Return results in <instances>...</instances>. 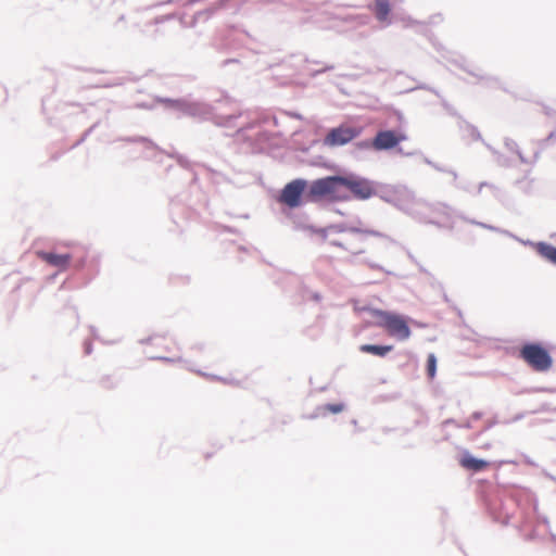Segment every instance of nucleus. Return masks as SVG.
I'll use <instances>...</instances> for the list:
<instances>
[{"label": "nucleus", "instance_id": "nucleus-2", "mask_svg": "<svg viewBox=\"0 0 556 556\" xmlns=\"http://www.w3.org/2000/svg\"><path fill=\"white\" fill-rule=\"evenodd\" d=\"M309 194L312 198H326L332 201L348 199L345 193V178L341 176H328L312 182Z\"/></svg>", "mask_w": 556, "mask_h": 556}, {"label": "nucleus", "instance_id": "nucleus-1", "mask_svg": "<svg viewBox=\"0 0 556 556\" xmlns=\"http://www.w3.org/2000/svg\"><path fill=\"white\" fill-rule=\"evenodd\" d=\"M371 315L376 319V326L384 329L390 337L400 341L407 340L410 337L409 326L402 315L382 309H372Z\"/></svg>", "mask_w": 556, "mask_h": 556}, {"label": "nucleus", "instance_id": "nucleus-11", "mask_svg": "<svg viewBox=\"0 0 556 556\" xmlns=\"http://www.w3.org/2000/svg\"><path fill=\"white\" fill-rule=\"evenodd\" d=\"M359 350L364 353H369L376 356L383 357L393 350L392 345H375V344H363Z\"/></svg>", "mask_w": 556, "mask_h": 556}, {"label": "nucleus", "instance_id": "nucleus-9", "mask_svg": "<svg viewBox=\"0 0 556 556\" xmlns=\"http://www.w3.org/2000/svg\"><path fill=\"white\" fill-rule=\"evenodd\" d=\"M150 342L153 345L163 348V352L155 355L156 358H167V353L172 351V346L175 345V342L172 338L165 336H155L150 339Z\"/></svg>", "mask_w": 556, "mask_h": 556}, {"label": "nucleus", "instance_id": "nucleus-6", "mask_svg": "<svg viewBox=\"0 0 556 556\" xmlns=\"http://www.w3.org/2000/svg\"><path fill=\"white\" fill-rule=\"evenodd\" d=\"M407 140V136L396 130H380L371 141V147L377 151L390 150L399 143Z\"/></svg>", "mask_w": 556, "mask_h": 556}, {"label": "nucleus", "instance_id": "nucleus-12", "mask_svg": "<svg viewBox=\"0 0 556 556\" xmlns=\"http://www.w3.org/2000/svg\"><path fill=\"white\" fill-rule=\"evenodd\" d=\"M390 4L388 0H376L375 14L380 22L387 21L390 14Z\"/></svg>", "mask_w": 556, "mask_h": 556}, {"label": "nucleus", "instance_id": "nucleus-16", "mask_svg": "<svg viewBox=\"0 0 556 556\" xmlns=\"http://www.w3.org/2000/svg\"><path fill=\"white\" fill-rule=\"evenodd\" d=\"M352 251H353L354 253H362V252H364V250H363V249H354V250H352Z\"/></svg>", "mask_w": 556, "mask_h": 556}, {"label": "nucleus", "instance_id": "nucleus-8", "mask_svg": "<svg viewBox=\"0 0 556 556\" xmlns=\"http://www.w3.org/2000/svg\"><path fill=\"white\" fill-rule=\"evenodd\" d=\"M345 190H350L356 198L365 200L372 195L374 189L366 180L345 178Z\"/></svg>", "mask_w": 556, "mask_h": 556}, {"label": "nucleus", "instance_id": "nucleus-3", "mask_svg": "<svg viewBox=\"0 0 556 556\" xmlns=\"http://www.w3.org/2000/svg\"><path fill=\"white\" fill-rule=\"evenodd\" d=\"M520 358L534 371L545 372L553 367V357L540 343H526L519 351Z\"/></svg>", "mask_w": 556, "mask_h": 556}, {"label": "nucleus", "instance_id": "nucleus-5", "mask_svg": "<svg viewBox=\"0 0 556 556\" xmlns=\"http://www.w3.org/2000/svg\"><path fill=\"white\" fill-rule=\"evenodd\" d=\"M305 188V180L294 179L283 187L278 200L289 207H298L301 204V197Z\"/></svg>", "mask_w": 556, "mask_h": 556}, {"label": "nucleus", "instance_id": "nucleus-13", "mask_svg": "<svg viewBox=\"0 0 556 556\" xmlns=\"http://www.w3.org/2000/svg\"><path fill=\"white\" fill-rule=\"evenodd\" d=\"M536 251L544 258L556 264V248L555 247L541 242V243H538Z\"/></svg>", "mask_w": 556, "mask_h": 556}, {"label": "nucleus", "instance_id": "nucleus-10", "mask_svg": "<svg viewBox=\"0 0 556 556\" xmlns=\"http://www.w3.org/2000/svg\"><path fill=\"white\" fill-rule=\"evenodd\" d=\"M460 466L468 470L481 471L489 466V463L483 459L475 458L469 454H466L460 459Z\"/></svg>", "mask_w": 556, "mask_h": 556}, {"label": "nucleus", "instance_id": "nucleus-14", "mask_svg": "<svg viewBox=\"0 0 556 556\" xmlns=\"http://www.w3.org/2000/svg\"><path fill=\"white\" fill-rule=\"evenodd\" d=\"M437 372V357L434 354H429L427 357V374L429 379H433Z\"/></svg>", "mask_w": 556, "mask_h": 556}, {"label": "nucleus", "instance_id": "nucleus-7", "mask_svg": "<svg viewBox=\"0 0 556 556\" xmlns=\"http://www.w3.org/2000/svg\"><path fill=\"white\" fill-rule=\"evenodd\" d=\"M36 255L41 261L59 270H66L72 261L71 254H58L53 252L37 251Z\"/></svg>", "mask_w": 556, "mask_h": 556}, {"label": "nucleus", "instance_id": "nucleus-4", "mask_svg": "<svg viewBox=\"0 0 556 556\" xmlns=\"http://www.w3.org/2000/svg\"><path fill=\"white\" fill-rule=\"evenodd\" d=\"M363 131L359 126H351L342 124L336 128H332L324 139V143L327 147H339L344 146L355 138H357Z\"/></svg>", "mask_w": 556, "mask_h": 556}, {"label": "nucleus", "instance_id": "nucleus-15", "mask_svg": "<svg viewBox=\"0 0 556 556\" xmlns=\"http://www.w3.org/2000/svg\"><path fill=\"white\" fill-rule=\"evenodd\" d=\"M344 408H345L344 404L334 403V404H326L320 409L323 413L339 414V413L343 412Z\"/></svg>", "mask_w": 556, "mask_h": 556}]
</instances>
